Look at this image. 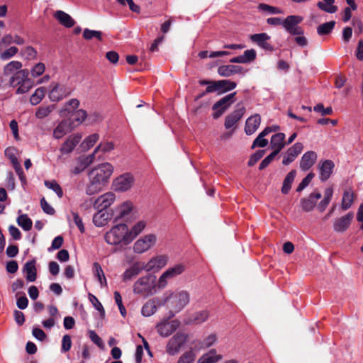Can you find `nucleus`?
I'll use <instances>...</instances> for the list:
<instances>
[{"instance_id": "nucleus-4", "label": "nucleus", "mask_w": 363, "mask_h": 363, "mask_svg": "<svg viewBox=\"0 0 363 363\" xmlns=\"http://www.w3.org/2000/svg\"><path fill=\"white\" fill-rule=\"evenodd\" d=\"M106 242L111 245L126 246L132 242L128 226L125 223L114 225L104 236Z\"/></svg>"}, {"instance_id": "nucleus-17", "label": "nucleus", "mask_w": 363, "mask_h": 363, "mask_svg": "<svg viewBox=\"0 0 363 363\" xmlns=\"http://www.w3.org/2000/svg\"><path fill=\"white\" fill-rule=\"evenodd\" d=\"M353 218L354 214L352 212H350L340 218H337L333 222L334 230L337 233H343L346 231L350 226Z\"/></svg>"}, {"instance_id": "nucleus-60", "label": "nucleus", "mask_w": 363, "mask_h": 363, "mask_svg": "<svg viewBox=\"0 0 363 363\" xmlns=\"http://www.w3.org/2000/svg\"><path fill=\"white\" fill-rule=\"evenodd\" d=\"M18 51V49L16 47H11L9 49L4 51L1 55L0 57L1 60H8L9 58L13 57L15 55Z\"/></svg>"}, {"instance_id": "nucleus-31", "label": "nucleus", "mask_w": 363, "mask_h": 363, "mask_svg": "<svg viewBox=\"0 0 363 363\" xmlns=\"http://www.w3.org/2000/svg\"><path fill=\"white\" fill-rule=\"evenodd\" d=\"M146 226L147 221L145 220H141L133 224L130 228H128V233L132 242L145 230Z\"/></svg>"}, {"instance_id": "nucleus-58", "label": "nucleus", "mask_w": 363, "mask_h": 363, "mask_svg": "<svg viewBox=\"0 0 363 363\" xmlns=\"http://www.w3.org/2000/svg\"><path fill=\"white\" fill-rule=\"evenodd\" d=\"M89 337L91 340L100 348H104V344L101 338L94 330H89Z\"/></svg>"}, {"instance_id": "nucleus-53", "label": "nucleus", "mask_w": 363, "mask_h": 363, "mask_svg": "<svg viewBox=\"0 0 363 363\" xmlns=\"http://www.w3.org/2000/svg\"><path fill=\"white\" fill-rule=\"evenodd\" d=\"M222 83L223 82L218 81H211L210 84H208V86L206 87V91L201 94L200 96H203L208 93L220 91V87H221Z\"/></svg>"}, {"instance_id": "nucleus-34", "label": "nucleus", "mask_w": 363, "mask_h": 363, "mask_svg": "<svg viewBox=\"0 0 363 363\" xmlns=\"http://www.w3.org/2000/svg\"><path fill=\"white\" fill-rule=\"evenodd\" d=\"M23 272L26 274V279L28 281H34L36 280L37 274L35 266V261L32 260L25 264Z\"/></svg>"}, {"instance_id": "nucleus-36", "label": "nucleus", "mask_w": 363, "mask_h": 363, "mask_svg": "<svg viewBox=\"0 0 363 363\" xmlns=\"http://www.w3.org/2000/svg\"><path fill=\"white\" fill-rule=\"evenodd\" d=\"M28 70L21 69L15 73V74L10 79V83L13 84L16 82L17 84L25 83L26 81H30L28 78Z\"/></svg>"}, {"instance_id": "nucleus-45", "label": "nucleus", "mask_w": 363, "mask_h": 363, "mask_svg": "<svg viewBox=\"0 0 363 363\" xmlns=\"http://www.w3.org/2000/svg\"><path fill=\"white\" fill-rule=\"evenodd\" d=\"M115 147L113 142L102 141L96 146V150L103 154H107L111 152Z\"/></svg>"}, {"instance_id": "nucleus-10", "label": "nucleus", "mask_w": 363, "mask_h": 363, "mask_svg": "<svg viewBox=\"0 0 363 363\" xmlns=\"http://www.w3.org/2000/svg\"><path fill=\"white\" fill-rule=\"evenodd\" d=\"M134 209V204L130 201H124L111 208L113 221L118 222L129 216Z\"/></svg>"}, {"instance_id": "nucleus-25", "label": "nucleus", "mask_w": 363, "mask_h": 363, "mask_svg": "<svg viewBox=\"0 0 363 363\" xmlns=\"http://www.w3.org/2000/svg\"><path fill=\"white\" fill-rule=\"evenodd\" d=\"M223 355L218 353L216 350L211 349L203 354L199 359L197 363H216L223 361Z\"/></svg>"}, {"instance_id": "nucleus-20", "label": "nucleus", "mask_w": 363, "mask_h": 363, "mask_svg": "<svg viewBox=\"0 0 363 363\" xmlns=\"http://www.w3.org/2000/svg\"><path fill=\"white\" fill-rule=\"evenodd\" d=\"M303 148V145L301 143H296L293 145L287 150L286 152L284 155L282 164L284 165H289L294 162L297 156L301 152Z\"/></svg>"}, {"instance_id": "nucleus-33", "label": "nucleus", "mask_w": 363, "mask_h": 363, "mask_svg": "<svg viewBox=\"0 0 363 363\" xmlns=\"http://www.w3.org/2000/svg\"><path fill=\"white\" fill-rule=\"evenodd\" d=\"M253 42H255L259 46L264 49H271V45L268 43L270 37L265 33L254 34L250 37Z\"/></svg>"}, {"instance_id": "nucleus-23", "label": "nucleus", "mask_w": 363, "mask_h": 363, "mask_svg": "<svg viewBox=\"0 0 363 363\" xmlns=\"http://www.w3.org/2000/svg\"><path fill=\"white\" fill-rule=\"evenodd\" d=\"M261 123V117L259 114H255L249 117L245 126V132L247 135L253 134L259 127Z\"/></svg>"}, {"instance_id": "nucleus-2", "label": "nucleus", "mask_w": 363, "mask_h": 363, "mask_svg": "<svg viewBox=\"0 0 363 363\" xmlns=\"http://www.w3.org/2000/svg\"><path fill=\"white\" fill-rule=\"evenodd\" d=\"M172 316L182 311L190 301V294L185 290L167 291L161 297Z\"/></svg>"}, {"instance_id": "nucleus-24", "label": "nucleus", "mask_w": 363, "mask_h": 363, "mask_svg": "<svg viewBox=\"0 0 363 363\" xmlns=\"http://www.w3.org/2000/svg\"><path fill=\"white\" fill-rule=\"evenodd\" d=\"M317 154L314 151H308L303 154L300 162V167L302 170H308L315 162Z\"/></svg>"}, {"instance_id": "nucleus-13", "label": "nucleus", "mask_w": 363, "mask_h": 363, "mask_svg": "<svg viewBox=\"0 0 363 363\" xmlns=\"http://www.w3.org/2000/svg\"><path fill=\"white\" fill-rule=\"evenodd\" d=\"M116 201V195L115 193L113 191H108L99 196L93 202V206L95 210L108 211Z\"/></svg>"}, {"instance_id": "nucleus-12", "label": "nucleus", "mask_w": 363, "mask_h": 363, "mask_svg": "<svg viewBox=\"0 0 363 363\" xmlns=\"http://www.w3.org/2000/svg\"><path fill=\"white\" fill-rule=\"evenodd\" d=\"M169 262V256L167 255H157L152 257L146 263L143 262L145 271L147 272H158L163 269Z\"/></svg>"}, {"instance_id": "nucleus-55", "label": "nucleus", "mask_w": 363, "mask_h": 363, "mask_svg": "<svg viewBox=\"0 0 363 363\" xmlns=\"http://www.w3.org/2000/svg\"><path fill=\"white\" fill-rule=\"evenodd\" d=\"M89 301L92 303L93 306L100 313L101 316H104V315H105L104 308L102 304L101 303V302L98 300V298L92 294H89Z\"/></svg>"}, {"instance_id": "nucleus-5", "label": "nucleus", "mask_w": 363, "mask_h": 363, "mask_svg": "<svg viewBox=\"0 0 363 363\" xmlns=\"http://www.w3.org/2000/svg\"><path fill=\"white\" fill-rule=\"evenodd\" d=\"M186 266L183 262H179L169 267L159 277V286L163 289H165L171 280L182 275L186 271Z\"/></svg>"}, {"instance_id": "nucleus-52", "label": "nucleus", "mask_w": 363, "mask_h": 363, "mask_svg": "<svg viewBox=\"0 0 363 363\" xmlns=\"http://www.w3.org/2000/svg\"><path fill=\"white\" fill-rule=\"evenodd\" d=\"M84 158V157L81 156L77 159L76 162V165L73 169V172L75 174L83 172L89 166V164H86V162Z\"/></svg>"}, {"instance_id": "nucleus-21", "label": "nucleus", "mask_w": 363, "mask_h": 363, "mask_svg": "<svg viewBox=\"0 0 363 363\" xmlns=\"http://www.w3.org/2000/svg\"><path fill=\"white\" fill-rule=\"evenodd\" d=\"M143 262H135L130 267L126 269L122 274V280L125 282L131 281L143 271Z\"/></svg>"}, {"instance_id": "nucleus-14", "label": "nucleus", "mask_w": 363, "mask_h": 363, "mask_svg": "<svg viewBox=\"0 0 363 363\" xmlns=\"http://www.w3.org/2000/svg\"><path fill=\"white\" fill-rule=\"evenodd\" d=\"M180 324V321L176 319L172 320L163 319L156 325V330L160 336L166 337L174 332Z\"/></svg>"}, {"instance_id": "nucleus-61", "label": "nucleus", "mask_w": 363, "mask_h": 363, "mask_svg": "<svg viewBox=\"0 0 363 363\" xmlns=\"http://www.w3.org/2000/svg\"><path fill=\"white\" fill-rule=\"evenodd\" d=\"M82 135L79 133H74L69 136V152L80 142Z\"/></svg>"}, {"instance_id": "nucleus-26", "label": "nucleus", "mask_w": 363, "mask_h": 363, "mask_svg": "<svg viewBox=\"0 0 363 363\" xmlns=\"http://www.w3.org/2000/svg\"><path fill=\"white\" fill-rule=\"evenodd\" d=\"M335 165L333 161L327 160L320 163V179L321 181L328 180L333 173Z\"/></svg>"}, {"instance_id": "nucleus-46", "label": "nucleus", "mask_w": 363, "mask_h": 363, "mask_svg": "<svg viewBox=\"0 0 363 363\" xmlns=\"http://www.w3.org/2000/svg\"><path fill=\"white\" fill-rule=\"evenodd\" d=\"M22 67V63L19 61H12L8 63L4 69V74L5 75H9L12 74L15 70H18Z\"/></svg>"}, {"instance_id": "nucleus-22", "label": "nucleus", "mask_w": 363, "mask_h": 363, "mask_svg": "<svg viewBox=\"0 0 363 363\" xmlns=\"http://www.w3.org/2000/svg\"><path fill=\"white\" fill-rule=\"evenodd\" d=\"M322 195L319 192L311 193L308 198L303 199L301 201L302 209L306 211H310L313 209L317 201L321 198Z\"/></svg>"}, {"instance_id": "nucleus-1", "label": "nucleus", "mask_w": 363, "mask_h": 363, "mask_svg": "<svg viewBox=\"0 0 363 363\" xmlns=\"http://www.w3.org/2000/svg\"><path fill=\"white\" fill-rule=\"evenodd\" d=\"M114 172L112 164L105 162L94 166L87 172L88 182L85 186V192L91 196L101 192L109 183Z\"/></svg>"}, {"instance_id": "nucleus-62", "label": "nucleus", "mask_w": 363, "mask_h": 363, "mask_svg": "<svg viewBox=\"0 0 363 363\" xmlns=\"http://www.w3.org/2000/svg\"><path fill=\"white\" fill-rule=\"evenodd\" d=\"M242 59L245 60V63H249L253 61L256 57V52L255 50H247L242 55Z\"/></svg>"}, {"instance_id": "nucleus-18", "label": "nucleus", "mask_w": 363, "mask_h": 363, "mask_svg": "<svg viewBox=\"0 0 363 363\" xmlns=\"http://www.w3.org/2000/svg\"><path fill=\"white\" fill-rule=\"evenodd\" d=\"M97 212L93 216V223L96 227H104L113 219L111 208L108 211L96 210Z\"/></svg>"}, {"instance_id": "nucleus-9", "label": "nucleus", "mask_w": 363, "mask_h": 363, "mask_svg": "<svg viewBox=\"0 0 363 363\" xmlns=\"http://www.w3.org/2000/svg\"><path fill=\"white\" fill-rule=\"evenodd\" d=\"M303 20V17L301 16L290 15L283 20L282 26L291 35H303L304 30L299 26Z\"/></svg>"}, {"instance_id": "nucleus-39", "label": "nucleus", "mask_w": 363, "mask_h": 363, "mask_svg": "<svg viewBox=\"0 0 363 363\" xmlns=\"http://www.w3.org/2000/svg\"><path fill=\"white\" fill-rule=\"evenodd\" d=\"M143 342L144 347L141 345H138L136 347V351H135V354L136 363H140L142 362V360H143L142 356L144 354V350H145L146 353L149 357L152 356V353L150 350L147 342L145 339H143Z\"/></svg>"}, {"instance_id": "nucleus-7", "label": "nucleus", "mask_w": 363, "mask_h": 363, "mask_svg": "<svg viewBox=\"0 0 363 363\" xmlns=\"http://www.w3.org/2000/svg\"><path fill=\"white\" fill-rule=\"evenodd\" d=\"M189 340V335L184 332L176 333L168 341L166 351L170 355L177 354Z\"/></svg>"}, {"instance_id": "nucleus-16", "label": "nucleus", "mask_w": 363, "mask_h": 363, "mask_svg": "<svg viewBox=\"0 0 363 363\" xmlns=\"http://www.w3.org/2000/svg\"><path fill=\"white\" fill-rule=\"evenodd\" d=\"M163 306L161 297H155L147 301L142 306L141 314L144 317H150L154 315L157 308Z\"/></svg>"}, {"instance_id": "nucleus-37", "label": "nucleus", "mask_w": 363, "mask_h": 363, "mask_svg": "<svg viewBox=\"0 0 363 363\" xmlns=\"http://www.w3.org/2000/svg\"><path fill=\"white\" fill-rule=\"evenodd\" d=\"M296 175V170H291L286 176L285 179H284L283 185L281 187V192L283 194H286L289 192V191L291 188V184L294 181Z\"/></svg>"}, {"instance_id": "nucleus-64", "label": "nucleus", "mask_w": 363, "mask_h": 363, "mask_svg": "<svg viewBox=\"0 0 363 363\" xmlns=\"http://www.w3.org/2000/svg\"><path fill=\"white\" fill-rule=\"evenodd\" d=\"M314 174L312 173L308 174L298 184L296 191L300 192L303 191L311 182L312 179L313 178Z\"/></svg>"}, {"instance_id": "nucleus-59", "label": "nucleus", "mask_w": 363, "mask_h": 363, "mask_svg": "<svg viewBox=\"0 0 363 363\" xmlns=\"http://www.w3.org/2000/svg\"><path fill=\"white\" fill-rule=\"evenodd\" d=\"M217 340V335L215 333H211L203 339L202 345L205 347H210L216 342Z\"/></svg>"}, {"instance_id": "nucleus-41", "label": "nucleus", "mask_w": 363, "mask_h": 363, "mask_svg": "<svg viewBox=\"0 0 363 363\" xmlns=\"http://www.w3.org/2000/svg\"><path fill=\"white\" fill-rule=\"evenodd\" d=\"M46 89L45 87L38 88L30 96V101L32 105L38 104L45 96Z\"/></svg>"}, {"instance_id": "nucleus-63", "label": "nucleus", "mask_w": 363, "mask_h": 363, "mask_svg": "<svg viewBox=\"0 0 363 363\" xmlns=\"http://www.w3.org/2000/svg\"><path fill=\"white\" fill-rule=\"evenodd\" d=\"M40 206L45 213L49 215H53L55 213V209L46 201L44 197L40 199Z\"/></svg>"}, {"instance_id": "nucleus-29", "label": "nucleus", "mask_w": 363, "mask_h": 363, "mask_svg": "<svg viewBox=\"0 0 363 363\" xmlns=\"http://www.w3.org/2000/svg\"><path fill=\"white\" fill-rule=\"evenodd\" d=\"M242 71L240 66L237 65H222L218 68V73L221 77H228L233 74L240 73Z\"/></svg>"}, {"instance_id": "nucleus-8", "label": "nucleus", "mask_w": 363, "mask_h": 363, "mask_svg": "<svg viewBox=\"0 0 363 363\" xmlns=\"http://www.w3.org/2000/svg\"><path fill=\"white\" fill-rule=\"evenodd\" d=\"M157 240V235L153 233L146 234L138 239L133 244V250L135 254H143L153 247Z\"/></svg>"}, {"instance_id": "nucleus-28", "label": "nucleus", "mask_w": 363, "mask_h": 363, "mask_svg": "<svg viewBox=\"0 0 363 363\" xmlns=\"http://www.w3.org/2000/svg\"><path fill=\"white\" fill-rule=\"evenodd\" d=\"M245 108H238L225 118V127L227 129L232 128L243 116Z\"/></svg>"}, {"instance_id": "nucleus-57", "label": "nucleus", "mask_w": 363, "mask_h": 363, "mask_svg": "<svg viewBox=\"0 0 363 363\" xmlns=\"http://www.w3.org/2000/svg\"><path fill=\"white\" fill-rule=\"evenodd\" d=\"M265 135H262L261 132L256 139L254 140L253 144L252 145V148H255V147H264L268 144V140L264 138Z\"/></svg>"}, {"instance_id": "nucleus-27", "label": "nucleus", "mask_w": 363, "mask_h": 363, "mask_svg": "<svg viewBox=\"0 0 363 363\" xmlns=\"http://www.w3.org/2000/svg\"><path fill=\"white\" fill-rule=\"evenodd\" d=\"M285 134L279 133L272 135L271 138V147L274 150V152L279 154V152L284 147Z\"/></svg>"}, {"instance_id": "nucleus-32", "label": "nucleus", "mask_w": 363, "mask_h": 363, "mask_svg": "<svg viewBox=\"0 0 363 363\" xmlns=\"http://www.w3.org/2000/svg\"><path fill=\"white\" fill-rule=\"evenodd\" d=\"M66 96L65 87L55 84L49 94V97L52 101H58Z\"/></svg>"}, {"instance_id": "nucleus-42", "label": "nucleus", "mask_w": 363, "mask_h": 363, "mask_svg": "<svg viewBox=\"0 0 363 363\" xmlns=\"http://www.w3.org/2000/svg\"><path fill=\"white\" fill-rule=\"evenodd\" d=\"M17 223L26 231L32 228L33 222L26 214L19 216L17 218Z\"/></svg>"}, {"instance_id": "nucleus-38", "label": "nucleus", "mask_w": 363, "mask_h": 363, "mask_svg": "<svg viewBox=\"0 0 363 363\" xmlns=\"http://www.w3.org/2000/svg\"><path fill=\"white\" fill-rule=\"evenodd\" d=\"M68 132V123L66 120L62 121L54 129L53 136L56 139H60Z\"/></svg>"}, {"instance_id": "nucleus-3", "label": "nucleus", "mask_w": 363, "mask_h": 363, "mask_svg": "<svg viewBox=\"0 0 363 363\" xmlns=\"http://www.w3.org/2000/svg\"><path fill=\"white\" fill-rule=\"evenodd\" d=\"M159 286V280L155 275L147 274L138 278L133 286V292L135 295L147 297L162 290Z\"/></svg>"}, {"instance_id": "nucleus-47", "label": "nucleus", "mask_w": 363, "mask_h": 363, "mask_svg": "<svg viewBox=\"0 0 363 363\" xmlns=\"http://www.w3.org/2000/svg\"><path fill=\"white\" fill-rule=\"evenodd\" d=\"M196 351L190 350L182 354L178 363H192L196 359Z\"/></svg>"}, {"instance_id": "nucleus-51", "label": "nucleus", "mask_w": 363, "mask_h": 363, "mask_svg": "<svg viewBox=\"0 0 363 363\" xmlns=\"http://www.w3.org/2000/svg\"><path fill=\"white\" fill-rule=\"evenodd\" d=\"M259 9L266 11L269 14H281L283 11L275 6H272L266 4H260L258 6Z\"/></svg>"}, {"instance_id": "nucleus-11", "label": "nucleus", "mask_w": 363, "mask_h": 363, "mask_svg": "<svg viewBox=\"0 0 363 363\" xmlns=\"http://www.w3.org/2000/svg\"><path fill=\"white\" fill-rule=\"evenodd\" d=\"M134 182V177L130 173H125L113 180L112 189L115 192H125L133 187Z\"/></svg>"}, {"instance_id": "nucleus-48", "label": "nucleus", "mask_w": 363, "mask_h": 363, "mask_svg": "<svg viewBox=\"0 0 363 363\" xmlns=\"http://www.w3.org/2000/svg\"><path fill=\"white\" fill-rule=\"evenodd\" d=\"M44 184L47 188L53 190L59 198H62L63 195L62 189L55 180L45 181Z\"/></svg>"}, {"instance_id": "nucleus-49", "label": "nucleus", "mask_w": 363, "mask_h": 363, "mask_svg": "<svg viewBox=\"0 0 363 363\" xmlns=\"http://www.w3.org/2000/svg\"><path fill=\"white\" fill-rule=\"evenodd\" d=\"M83 37L86 40H91L94 38H96L98 40H102V33L99 30H90V29L86 28L84 30Z\"/></svg>"}, {"instance_id": "nucleus-50", "label": "nucleus", "mask_w": 363, "mask_h": 363, "mask_svg": "<svg viewBox=\"0 0 363 363\" xmlns=\"http://www.w3.org/2000/svg\"><path fill=\"white\" fill-rule=\"evenodd\" d=\"M55 18L62 26L68 28V14L62 11H57L53 14Z\"/></svg>"}, {"instance_id": "nucleus-15", "label": "nucleus", "mask_w": 363, "mask_h": 363, "mask_svg": "<svg viewBox=\"0 0 363 363\" xmlns=\"http://www.w3.org/2000/svg\"><path fill=\"white\" fill-rule=\"evenodd\" d=\"M235 94L236 93L233 92L226 95L213 106V110L214 111L213 117L214 118H219L230 107L234 101L233 98Z\"/></svg>"}, {"instance_id": "nucleus-56", "label": "nucleus", "mask_w": 363, "mask_h": 363, "mask_svg": "<svg viewBox=\"0 0 363 363\" xmlns=\"http://www.w3.org/2000/svg\"><path fill=\"white\" fill-rule=\"evenodd\" d=\"M317 6L322 11L329 13H334L337 11V7L334 6L333 4H325L322 1H319Z\"/></svg>"}, {"instance_id": "nucleus-30", "label": "nucleus", "mask_w": 363, "mask_h": 363, "mask_svg": "<svg viewBox=\"0 0 363 363\" xmlns=\"http://www.w3.org/2000/svg\"><path fill=\"white\" fill-rule=\"evenodd\" d=\"M354 200V193L351 188L345 189L341 201V208L346 211L351 208Z\"/></svg>"}, {"instance_id": "nucleus-6", "label": "nucleus", "mask_w": 363, "mask_h": 363, "mask_svg": "<svg viewBox=\"0 0 363 363\" xmlns=\"http://www.w3.org/2000/svg\"><path fill=\"white\" fill-rule=\"evenodd\" d=\"M79 104L77 99L69 100V129L79 126L87 118L86 111L79 108Z\"/></svg>"}, {"instance_id": "nucleus-19", "label": "nucleus", "mask_w": 363, "mask_h": 363, "mask_svg": "<svg viewBox=\"0 0 363 363\" xmlns=\"http://www.w3.org/2000/svg\"><path fill=\"white\" fill-rule=\"evenodd\" d=\"M210 316V312L208 310H201L191 313L184 320L186 325H199L207 321Z\"/></svg>"}, {"instance_id": "nucleus-35", "label": "nucleus", "mask_w": 363, "mask_h": 363, "mask_svg": "<svg viewBox=\"0 0 363 363\" xmlns=\"http://www.w3.org/2000/svg\"><path fill=\"white\" fill-rule=\"evenodd\" d=\"M99 140V135L98 133H93L84 138L80 145V147L82 150L87 151L92 147Z\"/></svg>"}, {"instance_id": "nucleus-54", "label": "nucleus", "mask_w": 363, "mask_h": 363, "mask_svg": "<svg viewBox=\"0 0 363 363\" xmlns=\"http://www.w3.org/2000/svg\"><path fill=\"white\" fill-rule=\"evenodd\" d=\"M218 82H223L221 84V87H220L219 91H221V92H226V91L233 90L237 86V84L235 82H233L230 80L223 79V80H218Z\"/></svg>"}, {"instance_id": "nucleus-44", "label": "nucleus", "mask_w": 363, "mask_h": 363, "mask_svg": "<svg viewBox=\"0 0 363 363\" xmlns=\"http://www.w3.org/2000/svg\"><path fill=\"white\" fill-rule=\"evenodd\" d=\"M54 105H50L47 106H40L36 112L35 116L39 119H43L47 116H48L50 113L55 109Z\"/></svg>"}, {"instance_id": "nucleus-43", "label": "nucleus", "mask_w": 363, "mask_h": 363, "mask_svg": "<svg viewBox=\"0 0 363 363\" xmlns=\"http://www.w3.org/2000/svg\"><path fill=\"white\" fill-rule=\"evenodd\" d=\"M335 22L332 21L327 23H324L317 28V33L319 35H323L329 34L334 28Z\"/></svg>"}, {"instance_id": "nucleus-40", "label": "nucleus", "mask_w": 363, "mask_h": 363, "mask_svg": "<svg viewBox=\"0 0 363 363\" xmlns=\"http://www.w3.org/2000/svg\"><path fill=\"white\" fill-rule=\"evenodd\" d=\"M93 270L94 276L97 278L101 286H106L107 285L106 279L101 265L98 262L94 263Z\"/></svg>"}]
</instances>
